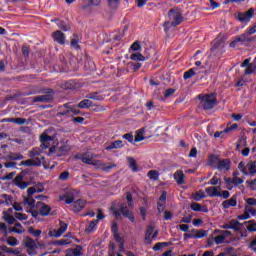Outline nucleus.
Returning <instances> with one entry per match:
<instances>
[{
  "mask_svg": "<svg viewBox=\"0 0 256 256\" xmlns=\"http://www.w3.org/2000/svg\"><path fill=\"white\" fill-rule=\"evenodd\" d=\"M118 207H119L118 210L115 209L114 206L110 208V211H112L114 217H121V215H123V217H126V219H129L131 223H135V216H133V212L129 210V208L127 207V204L120 203Z\"/></svg>",
  "mask_w": 256,
  "mask_h": 256,
  "instance_id": "nucleus-1",
  "label": "nucleus"
},
{
  "mask_svg": "<svg viewBox=\"0 0 256 256\" xmlns=\"http://www.w3.org/2000/svg\"><path fill=\"white\" fill-rule=\"evenodd\" d=\"M200 105L204 111H211L213 107L217 104V94L215 93H210L208 95H200Z\"/></svg>",
  "mask_w": 256,
  "mask_h": 256,
  "instance_id": "nucleus-2",
  "label": "nucleus"
},
{
  "mask_svg": "<svg viewBox=\"0 0 256 256\" xmlns=\"http://www.w3.org/2000/svg\"><path fill=\"white\" fill-rule=\"evenodd\" d=\"M255 16V8H250L245 12H238L235 14V18L240 23H245L246 25H249L251 23V19Z\"/></svg>",
  "mask_w": 256,
  "mask_h": 256,
  "instance_id": "nucleus-3",
  "label": "nucleus"
},
{
  "mask_svg": "<svg viewBox=\"0 0 256 256\" xmlns=\"http://www.w3.org/2000/svg\"><path fill=\"white\" fill-rule=\"evenodd\" d=\"M26 175L27 171L23 170L14 178L13 183L18 189H27L31 185V182L27 181Z\"/></svg>",
  "mask_w": 256,
  "mask_h": 256,
  "instance_id": "nucleus-4",
  "label": "nucleus"
},
{
  "mask_svg": "<svg viewBox=\"0 0 256 256\" xmlns=\"http://www.w3.org/2000/svg\"><path fill=\"white\" fill-rule=\"evenodd\" d=\"M44 93V95L35 96L32 99L33 103H51L54 99L55 91H53V89H48Z\"/></svg>",
  "mask_w": 256,
  "mask_h": 256,
  "instance_id": "nucleus-5",
  "label": "nucleus"
},
{
  "mask_svg": "<svg viewBox=\"0 0 256 256\" xmlns=\"http://www.w3.org/2000/svg\"><path fill=\"white\" fill-rule=\"evenodd\" d=\"M168 17L172 20V27H177L183 23V14L175 9L168 11Z\"/></svg>",
  "mask_w": 256,
  "mask_h": 256,
  "instance_id": "nucleus-6",
  "label": "nucleus"
},
{
  "mask_svg": "<svg viewBox=\"0 0 256 256\" xmlns=\"http://www.w3.org/2000/svg\"><path fill=\"white\" fill-rule=\"evenodd\" d=\"M250 35H253V34H249V28H248L244 31V33L236 36L235 39L238 43H241V44L253 43V41H256V37L255 36L250 37Z\"/></svg>",
  "mask_w": 256,
  "mask_h": 256,
  "instance_id": "nucleus-7",
  "label": "nucleus"
},
{
  "mask_svg": "<svg viewBox=\"0 0 256 256\" xmlns=\"http://www.w3.org/2000/svg\"><path fill=\"white\" fill-rule=\"evenodd\" d=\"M69 227V225L63 221H60V227L58 228V230H54L49 232L50 237H55L56 239L61 237V235H63V233H65V231H67V228Z\"/></svg>",
  "mask_w": 256,
  "mask_h": 256,
  "instance_id": "nucleus-8",
  "label": "nucleus"
},
{
  "mask_svg": "<svg viewBox=\"0 0 256 256\" xmlns=\"http://www.w3.org/2000/svg\"><path fill=\"white\" fill-rule=\"evenodd\" d=\"M94 167H99L102 171H105L106 173H109V171H111V169H115V167H117V165L112 164V165H107L101 162V160H92L91 164Z\"/></svg>",
  "mask_w": 256,
  "mask_h": 256,
  "instance_id": "nucleus-9",
  "label": "nucleus"
},
{
  "mask_svg": "<svg viewBox=\"0 0 256 256\" xmlns=\"http://www.w3.org/2000/svg\"><path fill=\"white\" fill-rule=\"evenodd\" d=\"M36 209H39V213L42 217H47L51 213V206L39 201L36 203Z\"/></svg>",
  "mask_w": 256,
  "mask_h": 256,
  "instance_id": "nucleus-10",
  "label": "nucleus"
},
{
  "mask_svg": "<svg viewBox=\"0 0 256 256\" xmlns=\"http://www.w3.org/2000/svg\"><path fill=\"white\" fill-rule=\"evenodd\" d=\"M52 38H53V41H55V43H58L59 45H65V39H67V37L65 36V33H63L60 30L53 32Z\"/></svg>",
  "mask_w": 256,
  "mask_h": 256,
  "instance_id": "nucleus-11",
  "label": "nucleus"
},
{
  "mask_svg": "<svg viewBox=\"0 0 256 256\" xmlns=\"http://www.w3.org/2000/svg\"><path fill=\"white\" fill-rule=\"evenodd\" d=\"M86 205L87 201L83 199H78L73 202V207L71 211H73V213H79L80 211H83V209H85Z\"/></svg>",
  "mask_w": 256,
  "mask_h": 256,
  "instance_id": "nucleus-12",
  "label": "nucleus"
},
{
  "mask_svg": "<svg viewBox=\"0 0 256 256\" xmlns=\"http://www.w3.org/2000/svg\"><path fill=\"white\" fill-rule=\"evenodd\" d=\"M243 224L237 220H231L230 222L222 225V229H233V231H241Z\"/></svg>",
  "mask_w": 256,
  "mask_h": 256,
  "instance_id": "nucleus-13",
  "label": "nucleus"
},
{
  "mask_svg": "<svg viewBox=\"0 0 256 256\" xmlns=\"http://www.w3.org/2000/svg\"><path fill=\"white\" fill-rule=\"evenodd\" d=\"M218 171H230L231 169V160L228 158L219 160L218 165L216 166Z\"/></svg>",
  "mask_w": 256,
  "mask_h": 256,
  "instance_id": "nucleus-14",
  "label": "nucleus"
},
{
  "mask_svg": "<svg viewBox=\"0 0 256 256\" xmlns=\"http://www.w3.org/2000/svg\"><path fill=\"white\" fill-rule=\"evenodd\" d=\"M58 115L61 117H73V106H70L69 103L64 104Z\"/></svg>",
  "mask_w": 256,
  "mask_h": 256,
  "instance_id": "nucleus-15",
  "label": "nucleus"
},
{
  "mask_svg": "<svg viewBox=\"0 0 256 256\" xmlns=\"http://www.w3.org/2000/svg\"><path fill=\"white\" fill-rule=\"evenodd\" d=\"M220 185L218 187L210 186L205 189V193H207L208 197H219V189H221L222 182H219Z\"/></svg>",
  "mask_w": 256,
  "mask_h": 256,
  "instance_id": "nucleus-16",
  "label": "nucleus"
},
{
  "mask_svg": "<svg viewBox=\"0 0 256 256\" xmlns=\"http://www.w3.org/2000/svg\"><path fill=\"white\" fill-rule=\"evenodd\" d=\"M222 209H229V207H237V195H233L230 199L222 202Z\"/></svg>",
  "mask_w": 256,
  "mask_h": 256,
  "instance_id": "nucleus-17",
  "label": "nucleus"
},
{
  "mask_svg": "<svg viewBox=\"0 0 256 256\" xmlns=\"http://www.w3.org/2000/svg\"><path fill=\"white\" fill-rule=\"evenodd\" d=\"M190 209H192V211H195L196 213H209V208H207V206H202L197 202H193L190 205Z\"/></svg>",
  "mask_w": 256,
  "mask_h": 256,
  "instance_id": "nucleus-18",
  "label": "nucleus"
},
{
  "mask_svg": "<svg viewBox=\"0 0 256 256\" xmlns=\"http://www.w3.org/2000/svg\"><path fill=\"white\" fill-rule=\"evenodd\" d=\"M219 49H223V40L216 38L210 49L212 55H217V51H219Z\"/></svg>",
  "mask_w": 256,
  "mask_h": 256,
  "instance_id": "nucleus-19",
  "label": "nucleus"
},
{
  "mask_svg": "<svg viewBox=\"0 0 256 256\" xmlns=\"http://www.w3.org/2000/svg\"><path fill=\"white\" fill-rule=\"evenodd\" d=\"M20 166L25 167H41V161L39 159H28L20 162Z\"/></svg>",
  "mask_w": 256,
  "mask_h": 256,
  "instance_id": "nucleus-20",
  "label": "nucleus"
},
{
  "mask_svg": "<svg viewBox=\"0 0 256 256\" xmlns=\"http://www.w3.org/2000/svg\"><path fill=\"white\" fill-rule=\"evenodd\" d=\"M219 161H220L219 155L211 154L208 157V165L213 169H217V165H219Z\"/></svg>",
  "mask_w": 256,
  "mask_h": 256,
  "instance_id": "nucleus-21",
  "label": "nucleus"
},
{
  "mask_svg": "<svg viewBox=\"0 0 256 256\" xmlns=\"http://www.w3.org/2000/svg\"><path fill=\"white\" fill-rule=\"evenodd\" d=\"M174 179L178 185H183L185 183V174L183 170H177L174 173Z\"/></svg>",
  "mask_w": 256,
  "mask_h": 256,
  "instance_id": "nucleus-22",
  "label": "nucleus"
},
{
  "mask_svg": "<svg viewBox=\"0 0 256 256\" xmlns=\"http://www.w3.org/2000/svg\"><path fill=\"white\" fill-rule=\"evenodd\" d=\"M153 231H155V228L153 226H148L145 234V243L147 245H151L153 243V240L151 239V236L153 235Z\"/></svg>",
  "mask_w": 256,
  "mask_h": 256,
  "instance_id": "nucleus-23",
  "label": "nucleus"
},
{
  "mask_svg": "<svg viewBox=\"0 0 256 256\" xmlns=\"http://www.w3.org/2000/svg\"><path fill=\"white\" fill-rule=\"evenodd\" d=\"M62 88L66 90L77 89V81L71 79L62 83Z\"/></svg>",
  "mask_w": 256,
  "mask_h": 256,
  "instance_id": "nucleus-24",
  "label": "nucleus"
},
{
  "mask_svg": "<svg viewBox=\"0 0 256 256\" xmlns=\"http://www.w3.org/2000/svg\"><path fill=\"white\" fill-rule=\"evenodd\" d=\"M122 147H125V144H123L121 140H115L106 147V151H111L112 149H121Z\"/></svg>",
  "mask_w": 256,
  "mask_h": 256,
  "instance_id": "nucleus-25",
  "label": "nucleus"
},
{
  "mask_svg": "<svg viewBox=\"0 0 256 256\" xmlns=\"http://www.w3.org/2000/svg\"><path fill=\"white\" fill-rule=\"evenodd\" d=\"M86 99H92L93 101H103L105 97L99 92H91L86 95Z\"/></svg>",
  "mask_w": 256,
  "mask_h": 256,
  "instance_id": "nucleus-26",
  "label": "nucleus"
},
{
  "mask_svg": "<svg viewBox=\"0 0 256 256\" xmlns=\"http://www.w3.org/2000/svg\"><path fill=\"white\" fill-rule=\"evenodd\" d=\"M93 102L89 100V98L84 99L80 101L77 105L79 109H90V107H93Z\"/></svg>",
  "mask_w": 256,
  "mask_h": 256,
  "instance_id": "nucleus-27",
  "label": "nucleus"
},
{
  "mask_svg": "<svg viewBox=\"0 0 256 256\" xmlns=\"http://www.w3.org/2000/svg\"><path fill=\"white\" fill-rule=\"evenodd\" d=\"M127 161L129 163V167L133 171V173H137L139 171V166L137 165V160L133 157H128Z\"/></svg>",
  "mask_w": 256,
  "mask_h": 256,
  "instance_id": "nucleus-28",
  "label": "nucleus"
},
{
  "mask_svg": "<svg viewBox=\"0 0 256 256\" xmlns=\"http://www.w3.org/2000/svg\"><path fill=\"white\" fill-rule=\"evenodd\" d=\"M1 251L4 253H9L10 255H19L21 251L19 249L13 250V248H9L6 245L0 246Z\"/></svg>",
  "mask_w": 256,
  "mask_h": 256,
  "instance_id": "nucleus-29",
  "label": "nucleus"
},
{
  "mask_svg": "<svg viewBox=\"0 0 256 256\" xmlns=\"http://www.w3.org/2000/svg\"><path fill=\"white\" fill-rule=\"evenodd\" d=\"M246 167L248 168L249 171L248 175H251V177H253V175L256 174V160L248 162Z\"/></svg>",
  "mask_w": 256,
  "mask_h": 256,
  "instance_id": "nucleus-30",
  "label": "nucleus"
},
{
  "mask_svg": "<svg viewBox=\"0 0 256 256\" xmlns=\"http://www.w3.org/2000/svg\"><path fill=\"white\" fill-rule=\"evenodd\" d=\"M192 233L194 234V239H203V237H207V231L205 230L192 229Z\"/></svg>",
  "mask_w": 256,
  "mask_h": 256,
  "instance_id": "nucleus-31",
  "label": "nucleus"
},
{
  "mask_svg": "<svg viewBox=\"0 0 256 256\" xmlns=\"http://www.w3.org/2000/svg\"><path fill=\"white\" fill-rule=\"evenodd\" d=\"M24 205H28L30 209H35V207H37V204H35V198H33V196H27V198L24 199Z\"/></svg>",
  "mask_w": 256,
  "mask_h": 256,
  "instance_id": "nucleus-32",
  "label": "nucleus"
},
{
  "mask_svg": "<svg viewBox=\"0 0 256 256\" xmlns=\"http://www.w3.org/2000/svg\"><path fill=\"white\" fill-rule=\"evenodd\" d=\"M99 224V220H92L89 226L85 229L86 233H93L95 229H97V225Z\"/></svg>",
  "mask_w": 256,
  "mask_h": 256,
  "instance_id": "nucleus-33",
  "label": "nucleus"
},
{
  "mask_svg": "<svg viewBox=\"0 0 256 256\" xmlns=\"http://www.w3.org/2000/svg\"><path fill=\"white\" fill-rule=\"evenodd\" d=\"M171 245V242H158L153 246V251H161V249H164V247H169Z\"/></svg>",
  "mask_w": 256,
  "mask_h": 256,
  "instance_id": "nucleus-34",
  "label": "nucleus"
},
{
  "mask_svg": "<svg viewBox=\"0 0 256 256\" xmlns=\"http://www.w3.org/2000/svg\"><path fill=\"white\" fill-rule=\"evenodd\" d=\"M88 4L83 5L82 9H87L88 7H99L101 5V0H87Z\"/></svg>",
  "mask_w": 256,
  "mask_h": 256,
  "instance_id": "nucleus-35",
  "label": "nucleus"
},
{
  "mask_svg": "<svg viewBox=\"0 0 256 256\" xmlns=\"http://www.w3.org/2000/svg\"><path fill=\"white\" fill-rule=\"evenodd\" d=\"M6 243L10 247H17V245H19V241L17 240V238L13 236L8 237V239L6 240Z\"/></svg>",
  "mask_w": 256,
  "mask_h": 256,
  "instance_id": "nucleus-36",
  "label": "nucleus"
},
{
  "mask_svg": "<svg viewBox=\"0 0 256 256\" xmlns=\"http://www.w3.org/2000/svg\"><path fill=\"white\" fill-rule=\"evenodd\" d=\"M130 59L132 61H145V56L138 52L131 54Z\"/></svg>",
  "mask_w": 256,
  "mask_h": 256,
  "instance_id": "nucleus-37",
  "label": "nucleus"
},
{
  "mask_svg": "<svg viewBox=\"0 0 256 256\" xmlns=\"http://www.w3.org/2000/svg\"><path fill=\"white\" fill-rule=\"evenodd\" d=\"M195 69L194 68H190L188 71L184 72L183 78L185 81H187V79H191V77H195Z\"/></svg>",
  "mask_w": 256,
  "mask_h": 256,
  "instance_id": "nucleus-38",
  "label": "nucleus"
},
{
  "mask_svg": "<svg viewBox=\"0 0 256 256\" xmlns=\"http://www.w3.org/2000/svg\"><path fill=\"white\" fill-rule=\"evenodd\" d=\"M149 179H152L153 181L159 180V171L157 170H150L148 172Z\"/></svg>",
  "mask_w": 256,
  "mask_h": 256,
  "instance_id": "nucleus-39",
  "label": "nucleus"
},
{
  "mask_svg": "<svg viewBox=\"0 0 256 256\" xmlns=\"http://www.w3.org/2000/svg\"><path fill=\"white\" fill-rule=\"evenodd\" d=\"M69 151H70L69 147H67V146H61V147L58 149L57 156H58V157H63V155H67V153H69Z\"/></svg>",
  "mask_w": 256,
  "mask_h": 256,
  "instance_id": "nucleus-40",
  "label": "nucleus"
},
{
  "mask_svg": "<svg viewBox=\"0 0 256 256\" xmlns=\"http://www.w3.org/2000/svg\"><path fill=\"white\" fill-rule=\"evenodd\" d=\"M9 159L11 161H21V159H24V156L21 153H12L9 155Z\"/></svg>",
  "mask_w": 256,
  "mask_h": 256,
  "instance_id": "nucleus-41",
  "label": "nucleus"
},
{
  "mask_svg": "<svg viewBox=\"0 0 256 256\" xmlns=\"http://www.w3.org/2000/svg\"><path fill=\"white\" fill-rule=\"evenodd\" d=\"M76 159H81L82 163H85V165H91L93 161V158L85 155H82L81 157L76 156Z\"/></svg>",
  "mask_w": 256,
  "mask_h": 256,
  "instance_id": "nucleus-42",
  "label": "nucleus"
},
{
  "mask_svg": "<svg viewBox=\"0 0 256 256\" xmlns=\"http://www.w3.org/2000/svg\"><path fill=\"white\" fill-rule=\"evenodd\" d=\"M28 233H29L30 235H33L34 237H40L42 231H41L40 229L35 230V228L29 227V228H28Z\"/></svg>",
  "mask_w": 256,
  "mask_h": 256,
  "instance_id": "nucleus-43",
  "label": "nucleus"
},
{
  "mask_svg": "<svg viewBox=\"0 0 256 256\" xmlns=\"http://www.w3.org/2000/svg\"><path fill=\"white\" fill-rule=\"evenodd\" d=\"M71 242H69V240L67 239H61V240H56L54 242H52V245H59L60 247H63L65 245H70Z\"/></svg>",
  "mask_w": 256,
  "mask_h": 256,
  "instance_id": "nucleus-44",
  "label": "nucleus"
},
{
  "mask_svg": "<svg viewBox=\"0 0 256 256\" xmlns=\"http://www.w3.org/2000/svg\"><path fill=\"white\" fill-rule=\"evenodd\" d=\"M122 139H125L126 141H128V143H131L132 145H135L134 144V137H133L132 132L124 134L122 136Z\"/></svg>",
  "mask_w": 256,
  "mask_h": 256,
  "instance_id": "nucleus-45",
  "label": "nucleus"
},
{
  "mask_svg": "<svg viewBox=\"0 0 256 256\" xmlns=\"http://www.w3.org/2000/svg\"><path fill=\"white\" fill-rule=\"evenodd\" d=\"M113 235H114V239H115L116 243H120V250L124 249L125 243L123 242V239L121 238L119 233H116V234H113Z\"/></svg>",
  "mask_w": 256,
  "mask_h": 256,
  "instance_id": "nucleus-46",
  "label": "nucleus"
},
{
  "mask_svg": "<svg viewBox=\"0 0 256 256\" xmlns=\"http://www.w3.org/2000/svg\"><path fill=\"white\" fill-rule=\"evenodd\" d=\"M238 169L243 173V175H249V172L247 171V167L245 166V162L241 161L238 164Z\"/></svg>",
  "mask_w": 256,
  "mask_h": 256,
  "instance_id": "nucleus-47",
  "label": "nucleus"
},
{
  "mask_svg": "<svg viewBox=\"0 0 256 256\" xmlns=\"http://www.w3.org/2000/svg\"><path fill=\"white\" fill-rule=\"evenodd\" d=\"M41 155V150L39 148H33L32 150L29 151V157H39Z\"/></svg>",
  "mask_w": 256,
  "mask_h": 256,
  "instance_id": "nucleus-48",
  "label": "nucleus"
},
{
  "mask_svg": "<svg viewBox=\"0 0 256 256\" xmlns=\"http://www.w3.org/2000/svg\"><path fill=\"white\" fill-rule=\"evenodd\" d=\"M175 91H177L175 88L166 89L164 92V99H168V97L175 95Z\"/></svg>",
  "mask_w": 256,
  "mask_h": 256,
  "instance_id": "nucleus-49",
  "label": "nucleus"
},
{
  "mask_svg": "<svg viewBox=\"0 0 256 256\" xmlns=\"http://www.w3.org/2000/svg\"><path fill=\"white\" fill-rule=\"evenodd\" d=\"M93 105L94 106H91V107H94V108H92V111L94 113H102V111H106V108L103 105H95V104H93Z\"/></svg>",
  "mask_w": 256,
  "mask_h": 256,
  "instance_id": "nucleus-50",
  "label": "nucleus"
},
{
  "mask_svg": "<svg viewBox=\"0 0 256 256\" xmlns=\"http://www.w3.org/2000/svg\"><path fill=\"white\" fill-rule=\"evenodd\" d=\"M242 183H245V180L243 178H239V177L232 178V185H235V187L242 185Z\"/></svg>",
  "mask_w": 256,
  "mask_h": 256,
  "instance_id": "nucleus-51",
  "label": "nucleus"
},
{
  "mask_svg": "<svg viewBox=\"0 0 256 256\" xmlns=\"http://www.w3.org/2000/svg\"><path fill=\"white\" fill-rule=\"evenodd\" d=\"M108 1V6L110 9H118L119 7V0H107Z\"/></svg>",
  "mask_w": 256,
  "mask_h": 256,
  "instance_id": "nucleus-52",
  "label": "nucleus"
},
{
  "mask_svg": "<svg viewBox=\"0 0 256 256\" xmlns=\"http://www.w3.org/2000/svg\"><path fill=\"white\" fill-rule=\"evenodd\" d=\"M218 197H221L222 199H229L231 197V192L228 190H224L222 192H218Z\"/></svg>",
  "mask_w": 256,
  "mask_h": 256,
  "instance_id": "nucleus-53",
  "label": "nucleus"
},
{
  "mask_svg": "<svg viewBox=\"0 0 256 256\" xmlns=\"http://www.w3.org/2000/svg\"><path fill=\"white\" fill-rule=\"evenodd\" d=\"M166 207H167V204H165V202H157V211H158L159 215H161V213H163V211H165Z\"/></svg>",
  "mask_w": 256,
  "mask_h": 256,
  "instance_id": "nucleus-54",
  "label": "nucleus"
},
{
  "mask_svg": "<svg viewBox=\"0 0 256 256\" xmlns=\"http://www.w3.org/2000/svg\"><path fill=\"white\" fill-rule=\"evenodd\" d=\"M14 215H15L16 219H18L19 221H27V219H29L27 214L16 212Z\"/></svg>",
  "mask_w": 256,
  "mask_h": 256,
  "instance_id": "nucleus-55",
  "label": "nucleus"
},
{
  "mask_svg": "<svg viewBox=\"0 0 256 256\" xmlns=\"http://www.w3.org/2000/svg\"><path fill=\"white\" fill-rule=\"evenodd\" d=\"M40 141H41V143H47L48 141H53V137L49 136L47 134H42L40 136Z\"/></svg>",
  "mask_w": 256,
  "mask_h": 256,
  "instance_id": "nucleus-56",
  "label": "nucleus"
},
{
  "mask_svg": "<svg viewBox=\"0 0 256 256\" xmlns=\"http://www.w3.org/2000/svg\"><path fill=\"white\" fill-rule=\"evenodd\" d=\"M26 247L28 249H35V241L31 237H27Z\"/></svg>",
  "mask_w": 256,
  "mask_h": 256,
  "instance_id": "nucleus-57",
  "label": "nucleus"
},
{
  "mask_svg": "<svg viewBox=\"0 0 256 256\" xmlns=\"http://www.w3.org/2000/svg\"><path fill=\"white\" fill-rule=\"evenodd\" d=\"M214 241H215L216 245H221L222 243H225V236H223V234L216 236L214 238Z\"/></svg>",
  "mask_w": 256,
  "mask_h": 256,
  "instance_id": "nucleus-58",
  "label": "nucleus"
},
{
  "mask_svg": "<svg viewBox=\"0 0 256 256\" xmlns=\"http://www.w3.org/2000/svg\"><path fill=\"white\" fill-rule=\"evenodd\" d=\"M8 64L7 60H0V73H5Z\"/></svg>",
  "mask_w": 256,
  "mask_h": 256,
  "instance_id": "nucleus-59",
  "label": "nucleus"
},
{
  "mask_svg": "<svg viewBox=\"0 0 256 256\" xmlns=\"http://www.w3.org/2000/svg\"><path fill=\"white\" fill-rule=\"evenodd\" d=\"M173 219V212L171 211H164V221H171Z\"/></svg>",
  "mask_w": 256,
  "mask_h": 256,
  "instance_id": "nucleus-60",
  "label": "nucleus"
},
{
  "mask_svg": "<svg viewBox=\"0 0 256 256\" xmlns=\"http://www.w3.org/2000/svg\"><path fill=\"white\" fill-rule=\"evenodd\" d=\"M255 73V68L253 67V64L250 66H247V68L244 71L245 75H253Z\"/></svg>",
  "mask_w": 256,
  "mask_h": 256,
  "instance_id": "nucleus-61",
  "label": "nucleus"
},
{
  "mask_svg": "<svg viewBox=\"0 0 256 256\" xmlns=\"http://www.w3.org/2000/svg\"><path fill=\"white\" fill-rule=\"evenodd\" d=\"M4 220L6 221V223H9V225H13L15 223V217L13 215L5 216Z\"/></svg>",
  "mask_w": 256,
  "mask_h": 256,
  "instance_id": "nucleus-62",
  "label": "nucleus"
},
{
  "mask_svg": "<svg viewBox=\"0 0 256 256\" xmlns=\"http://www.w3.org/2000/svg\"><path fill=\"white\" fill-rule=\"evenodd\" d=\"M194 71L196 76L206 73L205 67H194Z\"/></svg>",
  "mask_w": 256,
  "mask_h": 256,
  "instance_id": "nucleus-63",
  "label": "nucleus"
},
{
  "mask_svg": "<svg viewBox=\"0 0 256 256\" xmlns=\"http://www.w3.org/2000/svg\"><path fill=\"white\" fill-rule=\"evenodd\" d=\"M144 139H145V136H143L141 133H138L134 137V144L139 143L140 141H143Z\"/></svg>",
  "mask_w": 256,
  "mask_h": 256,
  "instance_id": "nucleus-64",
  "label": "nucleus"
}]
</instances>
